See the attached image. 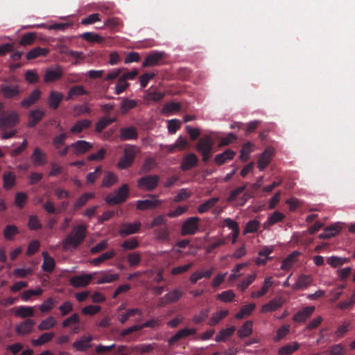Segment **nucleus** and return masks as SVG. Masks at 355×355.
Returning <instances> with one entry per match:
<instances>
[{"instance_id":"nucleus-61","label":"nucleus","mask_w":355,"mask_h":355,"mask_svg":"<svg viewBox=\"0 0 355 355\" xmlns=\"http://www.w3.org/2000/svg\"><path fill=\"white\" fill-rule=\"evenodd\" d=\"M157 166V162L154 158L149 157L145 159L144 163L139 171V173H145L149 172Z\"/></svg>"},{"instance_id":"nucleus-29","label":"nucleus","mask_w":355,"mask_h":355,"mask_svg":"<svg viewBox=\"0 0 355 355\" xmlns=\"http://www.w3.org/2000/svg\"><path fill=\"white\" fill-rule=\"evenodd\" d=\"M214 271V268L209 269H200L193 272L189 277V282L191 284H196L198 280L202 278H209Z\"/></svg>"},{"instance_id":"nucleus-11","label":"nucleus","mask_w":355,"mask_h":355,"mask_svg":"<svg viewBox=\"0 0 355 355\" xmlns=\"http://www.w3.org/2000/svg\"><path fill=\"white\" fill-rule=\"evenodd\" d=\"M162 200L158 198L157 196L152 195L150 198L146 200L137 201V209L139 210L151 209L161 205Z\"/></svg>"},{"instance_id":"nucleus-7","label":"nucleus","mask_w":355,"mask_h":355,"mask_svg":"<svg viewBox=\"0 0 355 355\" xmlns=\"http://www.w3.org/2000/svg\"><path fill=\"white\" fill-rule=\"evenodd\" d=\"M275 250L274 245H263L261 246L258 251V256L254 259V262L257 266H263L266 263L272 259V257H270V254L273 252Z\"/></svg>"},{"instance_id":"nucleus-5","label":"nucleus","mask_w":355,"mask_h":355,"mask_svg":"<svg viewBox=\"0 0 355 355\" xmlns=\"http://www.w3.org/2000/svg\"><path fill=\"white\" fill-rule=\"evenodd\" d=\"M159 177L157 175L144 176L137 181V187L141 190L150 191L154 190L158 185Z\"/></svg>"},{"instance_id":"nucleus-10","label":"nucleus","mask_w":355,"mask_h":355,"mask_svg":"<svg viewBox=\"0 0 355 355\" xmlns=\"http://www.w3.org/2000/svg\"><path fill=\"white\" fill-rule=\"evenodd\" d=\"M0 91L3 97L8 99L16 98L21 93L19 85L2 84L0 85Z\"/></svg>"},{"instance_id":"nucleus-54","label":"nucleus","mask_w":355,"mask_h":355,"mask_svg":"<svg viewBox=\"0 0 355 355\" xmlns=\"http://www.w3.org/2000/svg\"><path fill=\"white\" fill-rule=\"evenodd\" d=\"M42 293L43 290L40 287H37L35 289H29L24 291L21 295V298L24 302H28L33 296L41 295Z\"/></svg>"},{"instance_id":"nucleus-39","label":"nucleus","mask_w":355,"mask_h":355,"mask_svg":"<svg viewBox=\"0 0 355 355\" xmlns=\"http://www.w3.org/2000/svg\"><path fill=\"white\" fill-rule=\"evenodd\" d=\"M54 337L55 334L53 332H44L37 339L33 340L32 343L34 346H41L50 342Z\"/></svg>"},{"instance_id":"nucleus-43","label":"nucleus","mask_w":355,"mask_h":355,"mask_svg":"<svg viewBox=\"0 0 355 355\" xmlns=\"http://www.w3.org/2000/svg\"><path fill=\"white\" fill-rule=\"evenodd\" d=\"M253 323L252 321H246L237 331L238 336L241 338H246L252 333Z\"/></svg>"},{"instance_id":"nucleus-45","label":"nucleus","mask_w":355,"mask_h":355,"mask_svg":"<svg viewBox=\"0 0 355 355\" xmlns=\"http://www.w3.org/2000/svg\"><path fill=\"white\" fill-rule=\"evenodd\" d=\"M87 91L85 90L83 85H76L69 90L67 100L71 99L81 95L87 94Z\"/></svg>"},{"instance_id":"nucleus-32","label":"nucleus","mask_w":355,"mask_h":355,"mask_svg":"<svg viewBox=\"0 0 355 355\" xmlns=\"http://www.w3.org/2000/svg\"><path fill=\"white\" fill-rule=\"evenodd\" d=\"M300 254V252L293 251L282 261L280 268L283 270H290L297 262V257Z\"/></svg>"},{"instance_id":"nucleus-8","label":"nucleus","mask_w":355,"mask_h":355,"mask_svg":"<svg viewBox=\"0 0 355 355\" xmlns=\"http://www.w3.org/2000/svg\"><path fill=\"white\" fill-rule=\"evenodd\" d=\"M200 218L198 217H190L182 224L181 234L182 236L194 234L198 230Z\"/></svg>"},{"instance_id":"nucleus-33","label":"nucleus","mask_w":355,"mask_h":355,"mask_svg":"<svg viewBox=\"0 0 355 355\" xmlns=\"http://www.w3.org/2000/svg\"><path fill=\"white\" fill-rule=\"evenodd\" d=\"M274 284L273 278L271 276L267 277L264 279L263 284L259 291H254L251 293L252 298H259L264 295Z\"/></svg>"},{"instance_id":"nucleus-25","label":"nucleus","mask_w":355,"mask_h":355,"mask_svg":"<svg viewBox=\"0 0 355 355\" xmlns=\"http://www.w3.org/2000/svg\"><path fill=\"white\" fill-rule=\"evenodd\" d=\"M198 159L194 153H188L184 156L182 162L180 164V168L182 171L189 170L198 164Z\"/></svg>"},{"instance_id":"nucleus-35","label":"nucleus","mask_w":355,"mask_h":355,"mask_svg":"<svg viewBox=\"0 0 355 355\" xmlns=\"http://www.w3.org/2000/svg\"><path fill=\"white\" fill-rule=\"evenodd\" d=\"M35 310L33 306H19L16 308L15 314L20 318H26L34 315Z\"/></svg>"},{"instance_id":"nucleus-27","label":"nucleus","mask_w":355,"mask_h":355,"mask_svg":"<svg viewBox=\"0 0 355 355\" xmlns=\"http://www.w3.org/2000/svg\"><path fill=\"white\" fill-rule=\"evenodd\" d=\"M63 98L64 95L62 92L55 90H51L48 98L49 107L51 109L56 110L59 107Z\"/></svg>"},{"instance_id":"nucleus-15","label":"nucleus","mask_w":355,"mask_h":355,"mask_svg":"<svg viewBox=\"0 0 355 355\" xmlns=\"http://www.w3.org/2000/svg\"><path fill=\"white\" fill-rule=\"evenodd\" d=\"M93 277V273L76 275L70 279L69 284L74 288L85 287L90 283Z\"/></svg>"},{"instance_id":"nucleus-22","label":"nucleus","mask_w":355,"mask_h":355,"mask_svg":"<svg viewBox=\"0 0 355 355\" xmlns=\"http://www.w3.org/2000/svg\"><path fill=\"white\" fill-rule=\"evenodd\" d=\"M119 137L121 141L135 140L138 137L137 129L132 125L122 128L120 129Z\"/></svg>"},{"instance_id":"nucleus-58","label":"nucleus","mask_w":355,"mask_h":355,"mask_svg":"<svg viewBox=\"0 0 355 355\" xmlns=\"http://www.w3.org/2000/svg\"><path fill=\"white\" fill-rule=\"evenodd\" d=\"M49 52V50L45 48L37 47L31 49L27 54L26 58L28 60L35 59L39 56H44Z\"/></svg>"},{"instance_id":"nucleus-24","label":"nucleus","mask_w":355,"mask_h":355,"mask_svg":"<svg viewBox=\"0 0 355 355\" xmlns=\"http://www.w3.org/2000/svg\"><path fill=\"white\" fill-rule=\"evenodd\" d=\"M92 339L90 335L83 336L73 343V347L78 352H85L92 346Z\"/></svg>"},{"instance_id":"nucleus-56","label":"nucleus","mask_w":355,"mask_h":355,"mask_svg":"<svg viewBox=\"0 0 355 355\" xmlns=\"http://www.w3.org/2000/svg\"><path fill=\"white\" fill-rule=\"evenodd\" d=\"M16 176L12 172H6L3 175V187L6 189H11L15 183Z\"/></svg>"},{"instance_id":"nucleus-52","label":"nucleus","mask_w":355,"mask_h":355,"mask_svg":"<svg viewBox=\"0 0 355 355\" xmlns=\"http://www.w3.org/2000/svg\"><path fill=\"white\" fill-rule=\"evenodd\" d=\"M219 198L214 197L211 198L198 207V211L200 214L205 213L214 207L218 202Z\"/></svg>"},{"instance_id":"nucleus-41","label":"nucleus","mask_w":355,"mask_h":355,"mask_svg":"<svg viewBox=\"0 0 355 355\" xmlns=\"http://www.w3.org/2000/svg\"><path fill=\"white\" fill-rule=\"evenodd\" d=\"M57 324L56 319L53 316H49L42 320L37 326L40 331H46L53 328Z\"/></svg>"},{"instance_id":"nucleus-50","label":"nucleus","mask_w":355,"mask_h":355,"mask_svg":"<svg viewBox=\"0 0 355 355\" xmlns=\"http://www.w3.org/2000/svg\"><path fill=\"white\" fill-rule=\"evenodd\" d=\"M118 182V177L112 172H107L102 180L103 187H110Z\"/></svg>"},{"instance_id":"nucleus-2","label":"nucleus","mask_w":355,"mask_h":355,"mask_svg":"<svg viewBox=\"0 0 355 355\" xmlns=\"http://www.w3.org/2000/svg\"><path fill=\"white\" fill-rule=\"evenodd\" d=\"M139 152V148L131 144H127L123 150V155L117 163L119 169H125L130 166L134 162L136 155Z\"/></svg>"},{"instance_id":"nucleus-28","label":"nucleus","mask_w":355,"mask_h":355,"mask_svg":"<svg viewBox=\"0 0 355 355\" xmlns=\"http://www.w3.org/2000/svg\"><path fill=\"white\" fill-rule=\"evenodd\" d=\"M284 302V301L282 297H275L272 299L271 301H270L268 303L263 304L261 306V313H263L275 311L279 307H281Z\"/></svg>"},{"instance_id":"nucleus-51","label":"nucleus","mask_w":355,"mask_h":355,"mask_svg":"<svg viewBox=\"0 0 355 355\" xmlns=\"http://www.w3.org/2000/svg\"><path fill=\"white\" fill-rule=\"evenodd\" d=\"M137 105L135 100L130 98H123L121 104V112L122 114H126L130 110L135 108Z\"/></svg>"},{"instance_id":"nucleus-19","label":"nucleus","mask_w":355,"mask_h":355,"mask_svg":"<svg viewBox=\"0 0 355 355\" xmlns=\"http://www.w3.org/2000/svg\"><path fill=\"white\" fill-rule=\"evenodd\" d=\"M70 147L76 155H80L89 150L92 148V144L85 140H78L71 144Z\"/></svg>"},{"instance_id":"nucleus-30","label":"nucleus","mask_w":355,"mask_h":355,"mask_svg":"<svg viewBox=\"0 0 355 355\" xmlns=\"http://www.w3.org/2000/svg\"><path fill=\"white\" fill-rule=\"evenodd\" d=\"M44 116V112L40 109L36 108L31 110L28 114V126L30 128L36 125Z\"/></svg>"},{"instance_id":"nucleus-31","label":"nucleus","mask_w":355,"mask_h":355,"mask_svg":"<svg viewBox=\"0 0 355 355\" xmlns=\"http://www.w3.org/2000/svg\"><path fill=\"white\" fill-rule=\"evenodd\" d=\"M41 94L42 92L39 89L36 88L33 89L32 92L21 102V105L25 108L29 107L40 98Z\"/></svg>"},{"instance_id":"nucleus-36","label":"nucleus","mask_w":355,"mask_h":355,"mask_svg":"<svg viewBox=\"0 0 355 355\" xmlns=\"http://www.w3.org/2000/svg\"><path fill=\"white\" fill-rule=\"evenodd\" d=\"M92 124V121L89 119H82L78 121L70 129V132L78 135L84 130L88 128Z\"/></svg>"},{"instance_id":"nucleus-6","label":"nucleus","mask_w":355,"mask_h":355,"mask_svg":"<svg viewBox=\"0 0 355 355\" xmlns=\"http://www.w3.org/2000/svg\"><path fill=\"white\" fill-rule=\"evenodd\" d=\"M184 295L183 291L180 288H175L159 300L158 306H164L168 304H171L179 300Z\"/></svg>"},{"instance_id":"nucleus-1","label":"nucleus","mask_w":355,"mask_h":355,"mask_svg":"<svg viewBox=\"0 0 355 355\" xmlns=\"http://www.w3.org/2000/svg\"><path fill=\"white\" fill-rule=\"evenodd\" d=\"M87 227L85 225L80 224L73 227L71 231L62 240V248L65 251L76 250L85 240Z\"/></svg>"},{"instance_id":"nucleus-13","label":"nucleus","mask_w":355,"mask_h":355,"mask_svg":"<svg viewBox=\"0 0 355 355\" xmlns=\"http://www.w3.org/2000/svg\"><path fill=\"white\" fill-rule=\"evenodd\" d=\"M344 223L342 222H336L324 228L322 233L318 235L321 239H327L335 236L342 230Z\"/></svg>"},{"instance_id":"nucleus-62","label":"nucleus","mask_w":355,"mask_h":355,"mask_svg":"<svg viewBox=\"0 0 355 355\" xmlns=\"http://www.w3.org/2000/svg\"><path fill=\"white\" fill-rule=\"evenodd\" d=\"M260 225L259 222L256 220H251L248 221L243 230V234H246L248 233H254L257 231Z\"/></svg>"},{"instance_id":"nucleus-37","label":"nucleus","mask_w":355,"mask_h":355,"mask_svg":"<svg viewBox=\"0 0 355 355\" xmlns=\"http://www.w3.org/2000/svg\"><path fill=\"white\" fill-rule=\"evenodd\" d=\"M42 255L44 259L42 265V270L48 272H52L54 270L55 266L53 258L49 256L47 252H43Z\"/></svg>"},{"instance_id":"nucleus-42","label":"nucleus","mask_w":355,"mask_h":355,"mask_svg":"<svg viewBox=\"0 0 355 355\" xmlns=\"http://www.w3.org/2000/svg\"><path fill=\"white\" fill-rule=\"evenodd\" d=\"M256 305L253 303L243 306L241 310L235 315V318L240 320L248 317L254 310Z\"/></svg>"},{"instance_id":"nucleus-21","label":"nucleus","mask_w":355,"mask_h":355,"mask_svg":"<svg viewBox=\"0 0 355 355\" xmlns=\"http://www.w3.org/2000/svg\"><path fill=\"white\" fill-rule=\"evenodd\" d=\"M313 277L310 275H300L295 284L292 286L293 289L299 290V289H304L310 286L313 283Z\"/></svg>"},{"instance_id":"nucleus-26","label":"nucleus","mask_w":355,"mask_h":355,"mask_svg":"<svg viewBox=\"0 0 355 355\" xmlns=\"http://www.w3.org/2000/svg\"><path fill=\"white\" fill-rule=\"evenodd\" d=\"M313 306H309L303 308L298 311L293 318V321L297 322H304L308 318H309L315 311Z\"/></svg>"},{"instance_id":"nucleus-20","label":"nucleus","mask_w":355,"mask_h":355,"mask_svg":"<svg viewBox=\"0 0 355 355\" xmlns=\"http://www.w3.org/2000/svg\"><path fill=\"white\" fill-rule=\"evenodd\" d=\"M141 227V223L139 221H135L132 223H123L119 231L120 235L125 236L130 234H135L138 232L139 228Z\"/></svg>"},{"instance_id":"nucleus-16","label":"nucleus","mask_w":355,"mask_h":355,"mask_svg":"<svg viewBox=\"0 0 355 355\" xmlns=\"http://www.w3.org/2000/svg\"><path fill=\"white\" fill-rule=\"evenodd\" d=\"M63 75V71L60 66L56 65L46 69L44 76V81L45 83H52L60 79Z\"/></svg>"},{"instance_id":"nucleus-23","label":"nucleus","mask_w":355,"mask_h":355,"mask_svg":"<svg viewBox=\"0 0 355 355\" xmlns=\"http://www.w3.org/2000/svg\"><path fill=\"white\" fill-rule=\"evenodd\" d=\"M33 164L36 166H43L47 163L46 154L40 148H35L31 156Z\"/></svg>"},{"instance_id":"nucleus-63","label":"nucleus","mask_w":355,"mask_h":355,"mask_svg":"<svg viewBox=\"0 0 355 355\" xmlns=\"http://www.w3.org/2000/svg\"><path fill=\"white\" fill-rule=\"evenodd\" d=\"M55 305V302L51 297L44 300L39 307V309L42 313H48L52 310Z\"/></svg>"},{"instance_id":"nucleus-4","label":"nucleus","mask_w":355,"mask_h":355,"mask_svg":"<svg viewBox=\"0 0 355 355\" xmlns=\"http://www.w3.org/2000/svg\"><path fill=\"white\" fill-rule=\"evenodd\" d=\"M214 141L210 136H205L201 138L197 144L196 149L201 154L202 161L207 162L211 157Z\"/></svg>"},{"instance_id":"nucleus-48","label":"nucleus","mask_w":355,"mask_h":355,"mask_svg":"<svg viewBox=\"0 0 355 355\" xmlns=\"http://www.w3.org/2000/svg\"><path fill=\"white\" fill-rule=\"evenodd\" d=\"M114 254H115L114 250L111 249L109 251L102 254L98 257L93 259L92 260L90 261V263L92 264H93L94 266H97L101 263L114 257Z\"/></svg>"},{"instance_id":"nucleus-47","label":"nucleus","mask_w":355,"mask_h":355,"mask_svg":"<svg viewBox=\"0 0 355 355\" xmlns=\"http://www.w3.org/2000/svg\"><path fill=\"white\" fill-rule=\"evenodd\" d=\"M329 265H330L333 268H338L346 263L349 261V258L341 257L337 256H332L327 258V260Z\"/></svg>"},{"instance_id":"nucleus-14","label":"nucleus","mask_w":355,"mask_h":355,"mask_svg":"<svg viewBox=\"0 0 355 355\" xmlns=\"http://www.w3.org/2000/svg\"><path fill=\"white\" fill-rule=\"evenodd\" d=\"M196 332L197 330L196 328L184 327L181 329L168 339V345L172 346L178 340L185 339L190 336L195 335Z\"/></svg>"},{"instance_id":"nucleus-18","label":"nucleus","mask_w":355,"mask_h":355,"mask_svg":"<svg viewBox=\"0 0 355 355\" xmlns=\"http://www.w3.org/2000/svg\"><path fill=\"white\" fill-rule=\"evenodd\" d=\"M34 325V320L26 319L15 327V331L19 336H25L33 331Z\"/></svg>"},{"instance_id":"nucleus-49","label":"nucleus","mask_w":355,"mask_h":355,"mask_svg":"<svg viewBox=\"0 0 355 355\" xmlns=\"http://www.w3.org/2000/svg\"><path fill=\"white\" fill-rule=\"evenodd\" d=\"M235 330L236 327L234 326L221 329L215 338L216 341L218 343L225 341L227 338L234 334Z\"/></svg>"},{"instance_id":"nucleus-3","label":"nucleus","mask_w":355,"mask_h":355,"mask_svg":"<svg viewBox=\"0 0 355 355\" xmlns=\"http://www.w3.org/2000/svg\"><path fill=\"white\" fill-rule=\"evenodd\" d=\"M129 187L127 184H123L119 189L107 195L105 202L110 205L121 204L127 199Z\"/></svg>"},{"instance_id":"nucleus-46","label":"nucleus","mask_w":355,"mask_h":355,"mask_svg":"<svg viewBox=\"0 0 355 355\" xmlns=\"http://www.w3.org/2000/svg\"><path fill=\"white\" fill-rule=\"evenodd\" d=\"M257 275L255 272L248 275L237 285V288L241 291H245L248 287L257 279Z\"/></svg>"},{"instance_id":"nucleus-9","label":"nucleus","mask_w":355,"mask_h":355,"mask_svg":"<svg viewBox=\"0 0 355 355\" xmlns=\"http://www.w3.org/2000/svg\"><path fill=\"white\" fill-rule=\"evenodd\" d=\"M19 121V114L12 111L0 118V130L5 131L7 128L16 125Z\"/></svg>"},{"instance_id":"nucleus-17","label":"nucleus","mask_w":355,"mask_h":355,"mask_svg":"<svg viewBox=\"0 0 355 355\" xmlns=\"http://www.w3.org/2000/svg\"><path fill=\"white\" fill-rule=\"evenodd\" d=\"M274 153V149L272 147H268L259 155L257 167L260 171L264 170V168L270 164Z\"/></svg>"},{"instance_id":"nucleus-59","label":"nucleus","mask_w":355,"mask_h":355,"mask_svg":"<svg viewBox=\"0 0 355 355\" xmlns=\"http://www.w3.org/2000/svg\"><path fill=\"white\" fill-rule=\"evenodd\" d=\"M180 104L179 103L171 102L164 105L162 109V112L165 115H168L172 112H179Z\"/></svg>"},{"instance_id":"nucleus-40","label":"nucleus","mask_w":355,"mask_h":355,"mask_svg":"<svg viewBox=\"0 0 355 355\" xmlns=\"http://www.w3.org/2000/svg\"><path fill=\"white\" fill-rule=\"evenodd\" d=\"M284 218V215L279 211H275L268 216L267 220L263 224L264 228L273 225L275 223L281 222Z\"/></svg>"},{"instance_id":"nucleus-44","label":"nucleus","mask_w":355,"mask_h":355,"mask_svg":"<svg viewBox=\"0 0 355 355\" xmlns=\"http://www.w3.org/2000/svg\"><path fill=\"white\" fill-rule=\"evenodd\" d=\"M229 314V311L227 310H220L216 313H214L210 318V320L208 322V325L209 326H215L219 322L225 318Z\"/></svg>"},{"instance_id":"nucleus-60","label":"nucleus","mask_w":355,"mask_h":355,"mask_svg":"<svg viewBox=\"0 0 355 355\" xmlns=\"http://www.w3.org/2000/svg\"><path fill=\"white\" fill-rule=\"evenodd\" d=\"M142 311L139 309H128L125 313L121 315L119 320L121 323H125L130 317L135 315H141Z\"/></svg>"},{"instance_id":"nucleus-64","label":"nucleus","mask_w":355,"mask_h":355,"mask_svg":"<svg viewBox=\"0 0 355 355\" xmlns=\"http://www.w3.org/2000/svg\"><path fill=\"white\" fill-rule=\"evenodd\" d=\"M216 297L218 300L227 303L232 302L234 299L235 294L232 291L228 290L218 294Z\"/></svg>"},{"instance_id":"nucleus-53","label":"nucleus","mask_w":355,"mask_h":355,"mask_svg":"<svg viewBox=\"0 0 355 355\" xmlns=\"http://www.w3.org/2000/svg\"><path fill=\"white\" fill-rule=\"evenodd\" d=\"M300 347V345L297 342H294L291 344L286 345L278 350L279 355H291L294 352L297 351Z\"/></svg>"},{"instance_id":"nucleus-55","label":"nucleus","mask_w":355,"mask_h":355,"mask_svg":"<svg viewBox=\"0 0 355 355\" xmlns=\"http://www.w3.org/2000/svg\"><path fill=\"white\" fill-rule=\"evenodd\" d=\"M80 37L89 42L101 43L103 41V37L99 34L92 32H85L80 35Z\"/></svg>"},{"instance_id":"nucleus-38","label":"nucleus","mask_w":355,"mask_h":355,"mask_svg":"<svg viewBox=\"0 0 355 355\" xmlns=\"http://www.w3.org/2000/svg\"><path fill=\"white\" fill-rule=\"evenodd\" d=\"M164 53L155 51L148 55L145 61L143 62V67L155 66L157 65L161 58L163 57Z\"/></svg>"},{"instance_id":"nucleus-12","label":"nucleus","mask_w":355,"mask_h":355,"mask_svg":"<svg viewBox=\"0 0 355 355\" xmlns=\"http://www.w3.org/2000/svg\"><path fill=\"white\" fill-rule=\"evenodd\" d=\"M94 276L98 275V277L96 281L98 284H109L117 281L119 279L118 273H114L110 270H102L93 272Z\"/></svg>"},{"instance_id":"nucleus-34","label":"nucleus","mask_w":355,"mask_h":355,"mask_svg":"<svg viewBox=\"0 0 355 355\" xmlns=\"http://www.w3.org/2000/svg\"><path fill=\"white\" fill-rule=\"evenodd\" d=\"M235 155L236 153L234 150L231 149H227L223 152L222 153L217 155L214 158V161L216 164L222 165L226 162L232 160L235 156Z\"/></svg>"},{"instance_id":"nucleus-57","label":"nucleus","mask_w":355,"mask_h":355,"mask_svg":"<svg viewBox=\"0 0 355 355\" xmlns=\"http://www.w3.org/2000/svg\"><path fill=\"white\" fill-rule=\"evenodd\" d=\"M254 150V146L252 143L248 142L245 144L241 150V154H240V159L243 162L247 161L250 158V153Z\"/></svg>"}]
</instances>
